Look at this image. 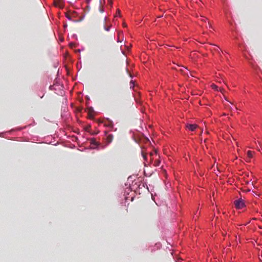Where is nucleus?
Segmentation results:
<instances>
[{"label":"nucleus","instance_id":"1","mask_svg":"<svg viewBox=\"0 0 262 262\" xmlns=\"http://www.w3.org/2000/svg\"><path fill=\"white\" fill-rule=\"evenodd\" d=\"M150 157L154 165L155 166H159L161 161L159 159V156L158 155L157 150H155L153 152H151Z\"/></svg>","mask_w":262,"mask_h":262},{"label":"nucleus","instance_id":"2","mask_svg":"<svg viewBox=\"0 0 262 262\" xmlns=\"http://www.w3.org/2000/svg\"><path fill=\"white\" fill-rule=\"evenodd\" d=\"M234 204L237 209H242L245 206L244 200L241 199L235 201Z\"/></svg>","mask_w":262,"mask_h":262},{"label":"nucleus","instance_id":"3","mask_svg":"<svg viewBox=\"0 0 262 262\" xmlns=\"http://www.w3.org/2000/svg\"><path fill=\"white\" fill-rule=\"evenodd\" d=\"M198 125L195 124H187L186 128L190 131H194L197 128Z\"/></svg>","mask_w":262,"mask_h":262},{"label":"nucleus","instance_id":"4","mask_svg":"<svg viewBox=\"0 0 262 262\" xmlns=\"http://www.w3.org/2000/svg\"><path fill=\"white\" fill-rule=\"evenodd\" d=\"M183 74L187 75L189 76V74L191 76L190 73L189 72V70L184 67H182L180 70Z\"/></svg>","mask_w":262,"mask_h":262},{"label":"nucleus","instance_id":"5","mask_svg":"<svg viewBox=\"0 0 262 262\" xmlns=\"http://www.w3.org/2000/svg\"><path fill=\"white\" fill-rule=\"evenodd\" d=\"M103 1V0H100L99 1L100 6H99V11L101 13H103V12H104V8L102 6V1Z\"/></svg>","mask_w":262,"mask_h":262},{"label":"nucleus","instance_id":"6","mask_svg":"<svg viewBox=\"0 0 262 262\" xmlns=\"http://www.w3.org/2000/svg\"><path fill=\"white\" fill-rule=\"evenodd\" d=\"M113 139V136L112 135H108L106 137L107 142L110 143Z\"/></svg>","mask_w":262,"mask_h":262},{"label":"nucleus","instance_id":"7","mask_svg":"<svg viewBox=\"0 0 262 262\" xmlns=\"http://www.w3.org/2000/svg\"><path fill=\"white\" fill-rule=\"evenodd\" d=\"M252 157H253V156H252V152L251 151H250V150L248 151V152H247V157L249 159V160L251 159L252 158Z\"/></svg>","mask_w":262,"mask_h":262},{"label":"nucleus","instance_id":"8","mask_svg":"<svg viewBox=\"0 0 262 262\" xmlns=\"http://www.w3.org/2000/svg\"><path fill=\"white\" fill-rule=\"evenodd\" d=\"M213 46L214 47V50L217 52H218L219 53L220 52V51H221V49H220V48L217 46H216V45H213Z\"/></svg>","mask_w":262,"mask_h":262},{"label":"nucleus","instance_id":"9","mask_svg":"<svg viewBox=\"0 0 262 262\" xmlns=\"http://www.w3.org/2000/svg\"><path fill=\"white\" fill-rule=\"evenodd\" d=\"M129 85H130V89H133L134 88V86H135L134 81L133 80H131L130 81Z\"/></svg>","mask_w":262,"mask_h":262},{"label":"nucleus","instance_id":"10","mask_svg":"<svg viewBox=\"0 0 262 262\" xmlns=\"http://www.w3.org/2000/svg\"><path fill=\"white\" fill-rule=\"evenodd\" d=\"M211 87L213 89H214V90L215 91H219V88H218V86L217 85H216L215 84H212L211 85Z\"/></svg>","mask_w":262,"mask_h":262},{"label":"nucleus","instance_id":"11","mask_svg":"<svg viewBox=\"0 0 262 262\" xmlns=\"http://www.w3.org/2000/svg\"><path fill=\"white\" fill-rule=\"evenodd\" d=\"M111 27V25L108 27H106L105 26H104V29L106 31H109L110 30Z\"/></svg>","mask_w":262,"mask_h":262},{"label":"nucleus","instance_id":"12","mask_svg":"<svg viewBox=\"0 0 262 262\" xmlns=\"http://www.w3.org/2000/svg\"><path fill=\"white\" fill-rule=\"evenodd\" d=\"M201 16V17H202V19H201V20L202 21H204V22L206 23L207 21V18L204 17L203 16Z\"/></svg>","mask_w":262,"mask_h":262},{"label":"nucleus","instance_id":"13","mask_svg":"<svg viewBox=\"0 0 262 262\" xmlns=\"http://www.w3.org/2000/svg\"><path fill=\"white\" fill-rule=\"evenodd\" d=\"M220 91L222 94H224V93L225 92V90L223 88L219 89V91Z\"/></svg>","mask_w":262,"mask_h":262},{"label":"nucleus","instance_id":"14","mask_svg":"<svg viewBox=\"0 0 262 262\" xmlns=\"http://www.w3.org/2000/svg\"><path fill=\"white\" fill-rule=\"evenodd\" d=\"M206 28H212V26L209 23H208V24L206 25Z\"/></svg>","mask_w":262,"mask_h":262},{"label":"nucleus","instance_id":"15","mask_svg":"<svg viewBox=\"0 0 262 262\" xmlns=\"http://www.w3.org/2000/svg\"><path fill=\"white\" fill-rule=\"evenodd\" d=\"M55 5L56 7H60V8H61L62 7L61 5H60V4L57 3L56 2H55Z\"/></svg>","mask_w":262,"mask_h":262},{"label":"nucleus","instance_id":"16","mask_svg":"<svg viewBox=\"0 0 262 262\" xmlns=\"http://www.w3.org/2000/svg\"><path fill=\"white\" fill-rule=\"evenodd\" d=\"M142 156H143V158H144V159L145 160H146V155L144 154V152L143 151H142Z\"/></svg>","mask_w":262,"mask_h":262},{"label":"nucleus","instance_id":"17","mask_svg":"<svg viewBox=\"0 0 262 262\" xmlns=\"http://www.w3.org/2000/svg\"><path fill=\"white\" fill-rule=\"evenodd\" d=\"M123 40V39H122V40H120V37H118V38H117V41L118 42H122V40Z\"/></svg>","mask_w":262,"mask_h":262},{"label":"nucleus","instance_id":"18","mask_svg":"<svg viewBox=\"0 0 262 262\" xmlns=\"http://www.w3.org/2000/svg\"><path fill=\"white\" fill-rule=\"evenodd\" d=\"M122 34H123V32H122V31H119V32H118V37H120V36L121 35H122Z\"/></svg>","mask_w":262,"mask_h":262},{"label":"nucleus","instance_id":"19","mask_svg":"<svg viewBox=\"0 0 262 262\" xmlns=\"http://www.w3.org/2000/svg\"><path fill=\"white\" fill-rule=\"evenodd\" d=\"M66 17H67L69 20H71V17H70L69 15H66Z\"/></svg>","mask_w":262,"mask_h":262},{"label":"nucleus","instance_id":"20","mask_svg":"<svg viewBox=\"0 0 262 262\" xmlns=\"http://www.w3.org/2000/svg\"><path fill=\"white\" fill-rule=\"evenodd\" d=\"M91 143L92 144H94L95 145H97V143L95 141H93V142H92Z\"/></svg>","mask_w":262,"mask_h":262},{"label":"nucleus","instance_id":"21","mask_svg":"<svg viewBox=\"0 0 262 262\" xmlns=\"http://www.w3.org/2000/svg\"><path fill=\"white\" fill-rule=\"evenodd\" d=\"M106 20H107V17L105 16V17H104V23H105V22H106Z\"/></svg>","mask_w":262,"mask_h":262},{"label":"nucleus","instance_id":"22","mask_svg":"<svg viewBox=\"0 0 262 262\" xmlns=\"http://www.w3.org/2000/svg\"><path fill=\"white\" fill-rule=\"evenodd\" d=\"M110 5H112V1H110Z\"/></svg>","mask_w":262,"mask_h":262},{"label":"nucleus","instance_id":"23","mask_svg":"<svg viewBox=\"0 0 262 262\" xmlns=\"http://www.w3.org/2000/svg\"><path fill=\"white\" fill-rule=\"evenodd\" d=\"M196 3H198V4H199V5H200V3H201V2H196Z\"/></svg>","mask_w":262,"mask_h":262},{"label":"nucleus","instance_id":"24","mask_svg":"<svg viewBox=\"0 0 262 262\" xmlns=\"http://www.w3.org/2000/svg\"><path fill=\"white\" fill-rule=\"evenodd\" d=\"M118 12L119 14H120V13L119 10L118 11Z\"/></svg>","mask_w":262,"mask_h":262}]
</instances>
